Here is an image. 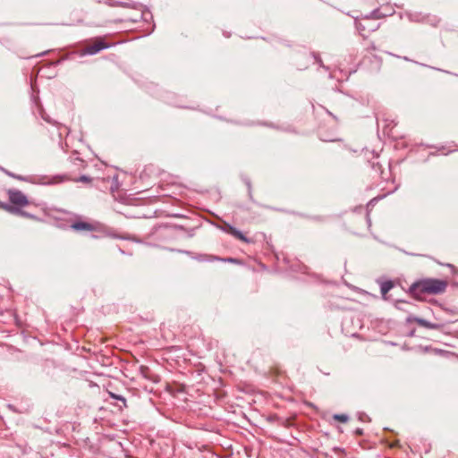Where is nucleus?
Listing matches in <instances>:
<instances>
[{
	"instance_id": "obj_1",
	"label": "nucleus",
	"mask_w": 458,
	"mask_h": 458,
	"mask_svg": "<svg viewBox=\"0 0 458 458\" xmlns=\"http://www.w3.org/2000/svg\"><path fill=\"white\" fill-rule=\"evenodd\" d=\"M447 287V280L428 277L414 282L410 286V293L414 299L423 301L429 295L444 293Z\"/></svg>"
},
{
	"instance_id": "obj_2",
	"label": "nucleus",
	"mask_w": 458,
	"mask_h": 458,
	"mask_svg": "<svg viewBox=\"0 0 458 458\" xmlns=\"http://www.w3.org/2000/svg\"><path fill=\"white\" fill-rule=\"evenodd\" d=\"M7 196L9 203L0 202V209L23 217L34 218L33 216L21 209L30 203L23 192L16 189H10L7 191Z\"/></svg>"
},
{
	"instance_id": "obj_3",
	"label": "nucleus",
	"mask_w": 458,
	"mask_h": 458,
	"mask_svg": "<svg viewBox=\"0 0 458 458\" xmlns=\"http://www.w3.org/2000/svg\"><path fill=\"white\" fill-rule=\"evenodd\" d=\"M70 227L75 232H89L101 235L107 234L108 228L98 221L77 217L72 223Z\"/></svg>"
},
{
	"instance_id": "obj_4",
	"label": "nucleus",
	"mask_w": 458,
	"mask_h": 458,
	"mask_svg": "<svg viewBox=\"0 0 458 458\" xmlns=\"http://www.w3.org/2000/svg\"><path fill=\"white\" fill-rule=\"evenodd\" d=\"M386 15L387 14L386 13H382L381 10L377 9L372 13V18L365 16L363 18L357 19L356 28L359 33L363 38H367L370 32L375 31L378 28L377 20L381 19Z\"/></svg>"
},
{
	"instance_id": "obj_5",
	"label": "nucleus",
	"mask_w": 458,
	"mask_h": 458,
	"mask_svg": "<svg viewBox=\"0 0 458 458\" xmlns=\"http://www.w3.org/2000/svg\"><path fill=\"white\" fill-rule=\"evenodd\" d=\"M114 45V43L108 41V37H96L88 40L81 52L83 55H95L103 49L108 48Z\"/></svg>"
},
{
	"instance_id": "obj_6",
	"label": "nucleus",
	"mask_w": 458,
	"mask_h": 458,
	"mask_svg": "<svg viewBox=\"0 0 458 458\" xmlns=\"http://www.w3.org/2000/svg\"><path fill=\"white\" fill-rule=\"evenodd\" d=\"M412 448L414 452L418 453L420 456L428 454L431 451V444L424 438L415 439L412 443Z\"/></svg>"
},
{
	"instance_id": "obj_7",
	"label": "nucleus",
	"mask_w": 458,
	"mask_h": 458,
	"mask_svg": "<svg viewBox=\"0 0 458 458\" xmlns=\"http://www.w3.org/2000/svg\"><path fill=\"white\" fill-rule=\"evenodd\" d=\"M68 180H72V178H71L70 176L68 175H64V176H60V175H57V176H55L51 179V181H49L47 183L49 184H57V183H60L64 181H68ZM73 181H80V182H90V179L87 176H81L79 179H73Z\"/></svg>"
},
{
	"instance_id": "obj_8",
	"label": "nucleus",
	"mask_w": 458,
	"mask_h": 458,
	"mask_svg": "<svg viewBox=\"0 0 458 458\" xmlns=\"http://www.w3.org/2000/svg\"><path fill=\"white\" fill-rule=\"evenodd\" d=\"M407 320L409 322H415L419 326L426 327V328H429V329H434V328L437 327V325H435V324H432L425 319L415 318V317H409Z\"/></svg>"
},
{
	"instance_id": "obj_9",
	"label": "nucleus",
	"mask_w": 458,
	"mask_h": 458,
	"mask_svg": "<svg viewBox=\"0 0 458 458\" xmlns=\"http://www.w3.org/2000/svg\"><path fill=\"white\" fill-rule=\"evenodd\" d=\"M226 232L242 242H250V240L247 239L242 232L233 226H229Z\"/></svg>"
},
{
	"instance_id": "obj_10",
	"label": "nucleus",
	"mask_w": 458,
	"mask_h": 458,
	"mask_svg": "<svg viewBox=\"0 0 458 458\" xmlns=\"http://www.w3.org/2000/svg\"><path fill=\"white\" fill-rule=\"evenodd\" d=\"M108 4L111 6H122V7H131L136 8L135 4L125 3L121 1L108 0Z\"/></svg>"
},
{
	"instance_id": "obj_11",
	"label": "nucleus",
	"mask_w": 458,
	"mask_h": 458,
	"mask_svg": "<svg viewBox=\"0 0 458 458\" xmlns=\"http://www.w3.org/2000/svg\"><path fill=\"white\" fill-rule=\"evenodd\" d=\"M394 287V284L391 281H386L381 284L380 290L382 295L385 297L386 294Z\"/></svg>"
},
{
	"instance_id": "obj_12",
	"label": "nucleus",
	"mask_w": 458,
	"mask_h": 458,
	"mask_svg": "<svg viewBox=\"0 0 458 458\" xmlns=\"http://www.w3.org/2000/svg\"><path fill=\"white\" fill-rule=\"evenodd\" d=\"M395 126V123H394L393 121H391L388 124H386L383 130L385 133H386L389 137H395V135L393 132V129Z\"/></svg>"
},
{
	"instance_id": "obj_13",
	"label": "nucleus",
	"mask_w": 458,
	"mask_h": 458,
	"mask_svg": "<svg viewBox=\"0 0 458 458\" xmlns=\"http://www.w3.org/2000/svg\"><path fill=\"white\" fill-rule=\"evenodd\" d=\"M108 394L112 398L116 399L122 403V405H120V409L126 407V400L124 397H123L122 395H117L112 392H108Z\"/></svg>"
},
{
	"instance_id": "obj_14",
	"label": "nucleus",
	"mask_w": 458,
	"mask_h": 458,
	"mask_svg": "<svg viewBox=\"0 0 458 458\" xmlns=\"http://www.w3.org/2000/svg\"><path fill=\"white\" fill-rule=\"evenodd\" d=\"M213 259L229 262V263H233V264H238V265L242 264V261L240 259H234V258L220 259L217 257H214Z\"/></svg>"
},
{
	"instance_id": "obj_15",
	"label": "nucleus",
	"mask_w": 458,
	"mask_h": 458,
	"mask_svg": "<svg viewBox=\"0 0 458 458\" xmlns=\"http://www.w3.org/2000/svg\"><path fill=\"white\" fill-rule=\"evenodd\" d=\"M334 420L342 423H345L348 420V416L345 414H335L334 415Z\"/></svg>"
},
{
	"instance_id": "obj_16",
	"label": "nucleus",
	"mask_w": 458,
	"mask_h": 458,
	"mask_svg": "<svg viewBox=\"0 0 458 458\" xmlns=\"http://www.w3.org/2000/svg\"><path fill=\"white\" fill-rule=\"evenodd\" d=\"M40 115H41L42 119H44L47 123H52L50 117L46 114V112L43 109H40Z\"/></svg>"
},
{
	"instance_id": "obj_17",
	"label": "nucleus",
	"mask_w": 458,
	"mask_h": 458,
	"mask_svg": "<svg viewBox=\"0 0 458 458\" xmlns=\"http://www.w3.org/2000/svg\"><path fill=\"white\" fill-rule=\"evenodd\" d=\"M142 18V14L140 13H138L135 17L130 19L131 21L132 22H137L139 21L140 19Z\"/></svg>"
},
{
	"instance_id": "obj_18",
	"label": "nucleus",
	"mask_w": 458,
	"mask_h": 458,
	"mask_svg": "<svg viewBox=\"0 0 458 458\" xmlns=\"http://www.w3.org/2000/svg\"><path fill=\"white\" fill-rule=\"evenodd\" d=\"M76 160L80 163V165L84 167V161L80 159V158H76Z\"/></svg>"
},
{
	"instance_id": "obj_19",
	"label": "nucleus",
	"mask_w": 458,
	"mask_h": 458,
	"mask_svg": "<svg viewBox=\"0 0 458 458\" xmlns=\"http://www.w3.org/2000/svg\"><path fill=\"white\" fill-rule=\"evenodd\" d=\"M356 434H357V435H361V434H362V429L358 428V429L356 430Z\"/></svg>"
}]
</instances>
